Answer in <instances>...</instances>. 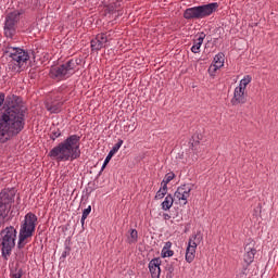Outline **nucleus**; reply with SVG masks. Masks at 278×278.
I'll use <instances>...</instances> for the list:
<instances>
[{"label":"nucleus","instance_id":"obj_8","mask_svg":"<svg viewBox=\"0 0 278 278\" xmlns=\"http://www.w3.org/2000/svg\"><path fill=\"white\" fill-rule=\"evenodd\" d=\"M75 68H77V62H75V60H70L59 66H52L49 75L51 79L62 81L68 79V77H73V75H75Z\"/></svg>","mask_w":278,"mask_h":278},{"label":"nucleus","instance_id":"obj_21","mask_svg":"<svg viewBox=\"0 0 278 278\" xmlns=\"http://www.w3.org/2000/svg\"><path fill=\"white\" fill-rule=\"evenodd\" d=\"M252 80H253V77H251V75L244 76L240 80L238 88H242V90H247V87L249 86V84H251Z\"/></svg>","mask_w":278,"mask_h":278},{"label":"nucleus","instance_id":"obj_14","mask_svg":"<svg viewBox=\"0 0 278 278\" xmlns=\"http://www.w3.org/2000/svg\"><path fill=\"white\" fill-rule=\"evenodd\" d=\"M162 265V260L160 258H153L149 263V270L152 278H160V275L162 273V269L160 266Z\"/></svg>","mask_w":278,"mask_h":278},{"label":"nucleus","instance_id":"obj_16","mask_svg":"<svg viewBox=\"0 0 278 278\" xmlns=\"http://www.w3.org/2000/svg\"><path fill=\"white\" fill-rule=\"evenodd\" d=\"M223 66H225V54L220 52L214 56L213 64L210 68L216 73V71H218V68H223Z\"/></svg>","mask_w":278,"mask_h":278},{"label":"nucleus","instance_id":"obj_9","mask_svg":"<svg viewBox=\"0 0 278 278\" xmlns=\"http://www.w3.org/2000/svg\"><path fill=\"white\" fill-rule=\"evenodd\" d=\"M18 21H21V11H13L5 16L4 36H7V38L14 37Z\"/></svg>","mask_w":278,"mask_h":278},{"label":"nucleus","instance_id":"obj_17","mask_svg":"<svg viewBox=\"0 0 278 278\" xmlns=\"http://www.w3.org/2000/svg\"><path fill=\"white\" fill-rule=\"evenodd\" d=\"M62 105H64L62 102H47L46 110H48L50 114H60V112H62Z\"/></svg>","mask_w":278,"mask_h":278},{"label":"nucleus","instance_id":"obj_12","mask_svg":"<svg viewBox=\"0 0 278 278\" xmlns=\"http://www.w3.org/2000/svg\"><path fill=\"white\" fill-rule=\"evenodd\" d=\"M108 47V34H98L93 39H91V51H101Z\"/></svg>","mask_w":278,"mask_h":278},{"label":"nucleus","instance_id":"obj_11","mask_svg":"<svg viewBox=\"0 0 278 278\" xmlns=\"http://www.w3.org/2000/svg\"><path fill=\"white\" fill-rule=\"evenodd\" d=\"M190 192H192V185H181L174 193V199L181 205H188V199H190Z\"/></svg>","mask_w":278,"mask_h":278},{"label":"nucleus","instance_id":"obj_30","mask_svg":"<svg viewBox=\"0 0 278 278\" xmlns=\"http://www.w3.org/2000/svg\"><path fill=\"white\" fill-rule=\"evenodd\" d=\"M3 103H5V93L0 92V108L3 105Z\"/></svg>","mask_w":278,"mask_h":278},{"label":"nucleus","instance_id":"obj_24","mask_svg":"<svg viewBox=\"0 0 278 278\" xmlns=\"http://www.w3.org/2000/svg\"><path fill=\"white\" fill-rule=\"evenodd\" d=\"M173 179H175V173L170 172L167 173L164 177V179L161 182V186H168V184H170V181H173Z\"/></svg>","mask_w":278,"mask_h":278},{"label":"nucleus","instance_id":"obj_22","mask_svg":"<svg viewBox=\"0 0 278 278\" xmlns=\"http://www.w3.org/2000/svg\"><path fill=\"white\" fill-rule=\"evenodd\" d=\"M168 192V186L164 185L162 186V188H160L155 194V199L160 200V199H164V197H166Z\"/></svg>","mask_w":278,"mask_h":278},{"label":"nucleus","instance_id":"obj_29","mask_svg":"<svg viewBox=\"0 0 278 278\" xmlns=\"http://www.w3.org/2000/svg\"><path fill=\"white\" fill-rule=\"evenodd\" d=\"M112 157H114V155H113V154H110V152H109L108 156H106L105 160H104V163H103V165H102L101 170H103V169L105 168V166H108V164H110V160H112Z\"/></svg>","mask_w":278,"mask_h":278},{"label":"nucleus","instance_id":"obj_15","mask_svg":"<svg viewBox=\"0 0 278 278\" xmlns=\"http://www.w3.org/2000/svg\"><path fill=\"white\" fill-rule=\"evenodd\" d=\"M245 254L243 256V260L245 264L251 265L253 264V261L255 260V254L257 253V250L253 247V244L249 243L244 248Z\"/></svg>","mask_w":278,"mask_h":278},{"label":"nucleus","instance_id":"obj_27","mask_svg":"<svg viewBox=\"0 0 278 278\" xmlns=\"http://www.w3.org/2000/svg\"><path fill=\"white\" fill-rule=\"evenodd\" d=\"M90 212H92V206H88L87 208H85L83 211V220H86V218H88V216L90 215Z\"/></svg>","mask_w":278,"mask_h":278},{"label":"nucleus","instance_id":"obj_19","mask_svg":"<svg viewBox=\"0 0 278 278\" xmlns=\"http://www.w3.org/2000/svg\"><path fill=\"white\" fill-rule=\"evenodd\" d=\"M173 248V242L167 241L165 242L162 251H161V256L162 257H173L175 255V252L170 250Z\"/></svg>","mask_w":278,"mask_h":278},{"label":"nucleus","instance_id":"obj_23","mask_svg":"<svg viewBox=\"0 0 278 278\" xmlns=\"http://www.w3.org/2000/svg\"><path fill=\"white\" fill-rule=\"evenodd\" d=\"M128 242L129 244H136V242H138V230H130V235L128 236Z\"/></svg>","mask_w":278,"mask_h":278},{"label":"nucleus","instance_id":"obj_35","mask_svg":"<svg viewBox=\"0 0 278 278\" xmlns=\"http://www.w3.org/2000/svg\"><path fill=\"white\" fill-rule=\"evenodd\" d=\"M174 268L173 267H168V273H173Z\"/></svg>","mask_w":278,"mask_h":278},{"label":"nucleus","instance_id":"obj_7","mask_svg":"<svg viewBox=\"0 0 278 278\" xmlns=\"http://www.w3.org/2000/svg\"><path fill=\"white\" fill-rule=\"evenodd\" d=\"M15 197L16 190L14 188L3 189L0 192V227L5 223V218H8Z\"/></svg>","mask_w":278,"mask_h":278},{"label":"nucleus","instance_id":"obj_25","mask_svg":"<svg viewBox=\"0 0 278 278\" xmlns=\"http://www.w3.org/2000/svg\"><path fill=\"white\" fill-rule=\"evenodd\" d=\"M123 147V139H119L117 143L113 146L111 151L109 152L111 155H116L118 153V150Z\"/></svg>","mask_w":278,"mask_h":278},{"label":"nucleus","instance_id":"obj_34","mask_svg":"<svg viewBox=\"0 0 278 278\" xmlns=\"http://www.w3.org/2000/svg\"><path fill=\"white\" fill-rule=\"evenodd\" d=\"M80 223H81V225H83V227H84V225H85V223H86V219H84V216H81Z\"/></svg>","mask_w":278,"mask_h":278},{"label":"nucleus","instance_id":"obj_1","mask_svg":"<svg viewBox=\"0 0 278 278\" xmlns=\"http://www.w3.org/2000/svg\"><path fill=\"white\" fill-rule=\"evenodd\" d=\"M25 129V106L18 96H8L7 106L0 112V144H5Z\"/></svg>","mask_w":278,"mask_h":278},{"label":"nucleus","instance_id":"obj_5","mask_svg":"<svg viewBox=\"0 0 278 278\" xmlns=\"http://www.w3.org/2000/svg\"><path fill=\"white\" fill-rule=\"evenodd\" d=\"M216 10H218L217 2L188 8L184 12V18H186V21H201V18L212 16Z\"/></svg>","mask_w":278,"mask_h":278},{"label":"nucleus","instance_id":"obj_26","mask_svg":"<svg viewBox=\"0 0 278 278\" xmlns=\"http://www.w3.org/2000/svg\"><path fill=\"white\" fill-rule=\"evenodd\" d=\"M116 3H110L109 5L105 7L104 11L106 14H114L116 12Z\"/></svg>","mask_w":278,"mask_h":278},{"label":"nucleus","instance_id":"obj_10","mask_svg":"<svg viewBox=\"0 0 278 278\" xmlns=\"http://www.w3.org/2000/svg\"><path fill=\"white\" fill-rule=\"evenodd\" d=\"M201 240H203V237H201V235H194L192 236V238L189 239L185 256V260L186 262H188V264H192V262H194V257L197 255V247L201 244Z\"/></svg>","mask_w":278,"mask_h":278},{"label":"nucleus","instance_id":"obj_6","mask_svg":"<svg viewBox=\"0 0 278 278\" xmlns=\"http://www.w3.org/2000/svg\"><path fill=\"white\" fill-rule=\"evenodd\" d=\"M16 228H14V226H9L0 232V247L2 251V257H4V260H8V257L12 255V249L16 247Z\"/></svg>","mask_w":278,"mask_h":278},{"label":"nucleus","instance_id":"obj_13","mask_svg":"<svg viewBox=\"0 0 278 278\" xmlns=\"http://www.w3.org/2000/svg\"><path fill=\"white\" fill-rule=\"evenodd\" d=\"M247 90L242 89V87H236L233 92V98L231 99L232 105H240L247 103Z\"/></svg>","mask_w":278,"mask_h":278},{"label":"nucleus","instance_id":"obj_33","mask_svg":"<svg viewBox=\"0 0 278 278\" xmlns=\"http://www.w3.org/2000/svg\"><path fill=\"white\" fill-rule=\"evenodd\" d=\"M163 218L164 220H170V216L168 215V213H164Z\"/></svg>","mask_w":278,"mask_h":278},{"label":"nucleus","instance_id":"obj_28","mask_svg":"<svg viewBox=\"0 0 278 278\" xmlns=\"http://www.w3.org/2000/svg\"><path fill=\"white\" fill-rule=\"evenodd\" d=\"M62 136V131L60 129L53 130L52 134L50 135L51 140H55L56 138H60Z\"/></svg>","mask_w":278,"mask_h":278},{"label":"nucleus","instance_id":"obj_3","mask_svg":"<svg viewBox=\"0 0 278 278\" xmlns=\"http://www.w3.org/2000/svg\"><path fill=\"white\" fill-rule=\"evenodd\" d=\"M36 225H38V216L31 212L27 213L20 227L17 249H24L28 240L34 238Z\"/></svg>","mask_w":278,"mask_h":278},{"label":"nucleus","instance_id":"obj_4","mask_svg":"<svg viewBox=\"0 0 278 278\" xmlns=\"http://www.w3.org/2000/svg\"><path fill=\"white\" fill-rule=\"evenodd\" d=\"M5 54L9 56L8 68L12 73H21V68L29 62V52L21 48H9Z\"/></svg>","mask_w":278,"mask_h":278},{"label":"nucleus","instance_id":"obj_2","mask_svg":"<svg viewBox=\"0 0 278 278\" xmlns=\"http://www.w3.org/2000/svg\"><path fill=\"white\" fill-rule=\"evenodd\" d=\"M81 137L71 135L64 141L49 151V157L54 162H74L81 157Z\"/></svg>","mask_w":278,"mask_h":278},{"label":"nucleus","instance_id":"obj_20","mask_svg":"<svg viewBox=\"0 0 278 278\" xmlns=\"http://www.w3.org/2000/svg\"><path fill=\"white\" fill-rule=\"evenodd\" d=\"M173 203H175V198H173V194H167L162 202L161 207L164 212H168V210L173 207Z\"/></svg>","mask_w":278,"mask_h":278},{"label":"nucleus","instance_id":"obj_18","mask_svg":"<svg viewBox=\"0 0 278 278\" xmlns=\"http://www.w3.org/2000/svg\"><path fill=\"white\" fill-rule=\"evenodd\" d=\"M203 40H205V34L202 33L195 40H193V46L191 47L192 53H199L201 51Z\"/></svg>","mask_w":278,"mask_h":278},{"label":"nucleus","instance_id":"obj_32","mask_svg":"<svg viewBox=\"0 0 278 278\" xmlns=\"http://www.w3.org/2000/svg\"><path fill=\"white\" fill-rule=\"evenodd\" d=\"M23 277V275L21 274V271H17L15 274L12 275V278H21Z\"/></svg>","mask_w":278,"mask_h":278},{"label":"nucleus","instance_id":"obj_31","mask_svg":"<svg viewBox=\"0 0 278 278\" xmlns=\"http://www.w3.org/2000/svg\"><path fill=\"white\" fill-rule=\"evenodd\" d=\"M71 254V248H65V251H63V253H62V257H66V256H68Z\"/></svg>","mask_w":278,"mask_h":278}]
</instances>
